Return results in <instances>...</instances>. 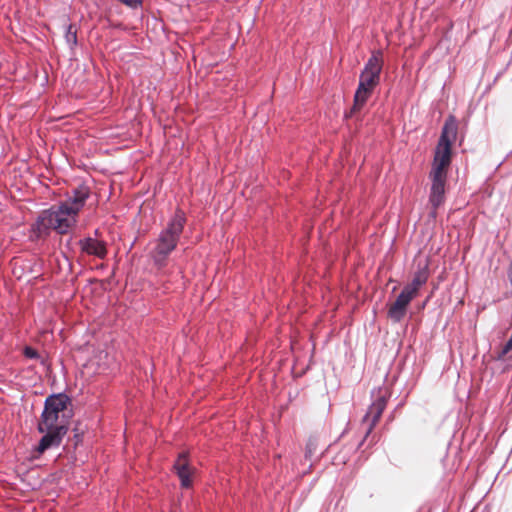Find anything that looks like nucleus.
Returning a JSON list of instances; mask_svg holds the SVG:
<instances>
[{
  "instance_id": "nucleus-4",
  "label": "nucleus",
  "mask_w": 512,
  "mask_h": 512,
  "mask_svg": "<svg viewBox=\"0 0 512 512\" xmlns=\"http://www.w3.org/2000/svg\"><path fill=\"white\" fill-rule=\"evenodd\" d=\"M458 133V121L455 116L449 115L442 127L438 143L435 148L431 171L448 173L451 163L452 144Z\"/></svg>"
},
{
  "instance_id": "nucleus-10",
  "label": "nucleus",
  "mask_w": 512,
  "mask_h": 512,
  "mask_svg": "<svg viewBox=\"0 0 512 512\" xmlns=\"http://www.w3.org/2000/svg\"><path fill=\"white\" fill-rule=\"evenodd\" d=\"M78 245L82 253L98 259H104L108 253L106 242L91 236L80 239Z\"/></svg>"
},
{
  "instance_id": "nucleus-12",
  "label": "nucleus",
  "mask_w": 512,
  "mask_h": 512,
  "mask_svg": "<svg viewBox=\"0 0 512 512\" xmlns=\"http://www.w3.org/2000/svg\"><path fill=\"white\" fill-rule=\"evenodd\" d=\"M428 276V266L425 264L423 267L418 268V270L413 275L412 281L405 285L404 288L408 289L410 292L417 296L420 287L427 282Z\"/></svg>"
},
{
  "instance_id": "nucleus-7",
  "label": "nucleus",
  "mask_w": 512,
  "mask_h": 512,
  "mask_svg": "<svg viewBox=\"0 0 512 512\" xmlns=\"http://www.w3.org/2000/svg\"><path fill=\"white\" fill-rule=\"evenodd\" d=\"M68 430V425L52 426V428L43 430L42 433H44V435L35 449L36 452L41 455L48 449L59 447Z\"/></svg>"
},
{
  "instance_id": "nucleus-3",
  "label": "nucleus",
  "mask_w": 512,
  "mask_h": 512,
  "mask_svg": "<svg viewBox=\"0 0 512 512\" xmlns=\"http://www.w3.org/2000/svg\"><path fill=\"white\" fill-rule=\"evenodd\" d=\"M382 66L381 58L375 54L365 63L359 76V84L354 95L351 114L359 111L366 104L373 90L379 85Z\"/></svg>"
},
{
  "instance_id": "nucleus-9",
  "label": "nucleus",
  "mask_w": 512,
  "mask_h": 512,
  "mask_svg": "<svg viewBox=\"0 0 512 512\" xmlns=\"http://www.w3.org/2000/svg\"><path fill=\"white\" fill-rule=\"evenodd\" d=\"M386 405L387 397L385 395H380L369 406L366 414L363 417V423L368 425L365 436L371 433L374 426L380 419L383 411L385 410Z\"/></svg>"
},
{
  "instance_id": "nucleus-11",
  "label": "nucleus",
  "mask_w": 512,
  "mask_h": 512,
  "mask_svg": "<svg viewBox=\"0 0 512 512\" xmlns=\"http://www.w3.org/2000/svg\"><path fill=\"white\" fill-rule=\"evenodd\" d=\"M174 471L180 480L182 488H190L192 485L193 468L190 466L187 453L182 452L178 455L173 465Z\"/></svg>"
},
{
  "instance_id": "nucleus-15",
  "label": "nucleus",
  "mask_w": 512,
  "mask_h": 512,
  "mask_svg": "<svg viewBox=\"0 0 512 512\" xmlns=\"http://www.w3.org/2000/svg\"><path fill=\"white\" fill-rule=\"evenodd\" d=\"M507 278H508L510 287L512 288V262L509 264L508 269H507Z\"/></svg>"
},
{
  "instance_id": "nucleus-5",
  "label": "nucleus",
  "mask_w": 512,
  "mask_h": 512,
  "mask_svg": "<svg viewBox=\"0 0 512 512\" xmlns=\"http://www.w3.org/2000/svg\"><path fill=\"white\" fill-rule=\"evenodd\" d=\"M71 405V399L65 393L52 394L45 399L44 409L37 425L38 432L59 425H68L71 417L67 411Z\"/></svg>"
},
{
  "instance_id": "nucleus-13",
  "label": "nucleus",
  "mask_w": 512,
  "mask_h": 512,
  "mask_svg": "<svg viewBox=\"0 0 512 512\" xmlns=\"http://www.w3.org/2000/svg\"><path fill=\"white\" fill-rule=\"evenodd\" d=\"M65 39L66 42L71 46L74 47L77 44V33L76 30H73L72 25H68L66 28L65 33Z\"/></svg>"
},
{
  "instance_id": "nucleus-8",
  "label": "nucleus",
  "mask_w": 512,
  "mask_h": 512,
  "mask_svg": "<svg viewBox=\"0 0 512 512\" xmlns=\"http://www.w3.org/2000/svg\"><path fill=\"white\" fill-rule=\"evenodd\" d=\"M415 297V294L403 287L395 302L389 307L388 317L394 323L401 322L406 315L408 305Z\"/></svg>"
},
{
  "instance_id": "nucleus-6",
  "label": "nucleus",
  "mask_w": 512,
  "mask_h": 512,
  "mask_svg": "<svg viewBox=\"0 0 512 512\" xmlns=\"http://www.w3.org/2000/svg\"><path fill=\"white\" fill-rule=\"evenodd\" d=\"M447 175L448 173H440L434 171H430L429 173V179L431 181L429 203L433 210V217L436 216L437 209L445 201V185L447 181Z\"/></svg>"
},
{
  "instance_id": "nucleus-14",
  "label": "nucleus",
  "mask_w": 512,
  "mask_h": 512,
  "mask_svg": "<svg viewBox=\"0 0 512 512\" xmlns=\"http://www.w3.org/2000/svg\"><path fill=\"white\" fill-rule=\"evenodd\" d=\"M24 355L29 359H38L40 358L39 353L32 347L26 346L24 348Z\"/></svg>"
},
{
  "instance_id": "nucleus-2",
  "label": "nucleus",
  "mask_w": 512,
  "mask_h": 512,
  "mask_svg": "<svg viewBox=\"0 0 512 512\" xmlns=\"http://www.w3.org/2000/svg\"><path fill=\"white\" fill-rule=\"evenodd\" d=\"M186 221L184 211L177 208L166 226L158 234L154 246L149 253L157 269L161 270L166 267L169 256L177 248Z\"/></svg>"
},
{
  "instance_id": "nucleus-16",
  "label": "nucleus",
  "mask_w": 512,
  "mask_h": 512,
  "mask_svg": "<svg viewBox=\"0 0 512 512\" xmlns=\"http://www.w3.org/2000/svg\"><path fill=\"white\" fill-rule=\"evenodd\" d=\"M94 234H95V236L97 237V236L99 235V230H98V229H96V230L94 231Z\"/></svg>"
},
{
  "instance_id": "nucleus-1",
  "label": "nucleus",
  "mask_w": 512,
  "mask_h": 512,
  "mask_svg": "<svg viewBox=\"0 0 512 512\" xmlns=\"http://www.w3.org/2000/svg\"><path fill=\"white\" fill-rule=\"evenodd\" d=\"M90 196L88 186L82 184L67 192V199L59 205L43 210L37 217L33 230L38 236L48 235L51 230L66 234L77 223L79 212Z\"/></svg>"
}]
</instances>
